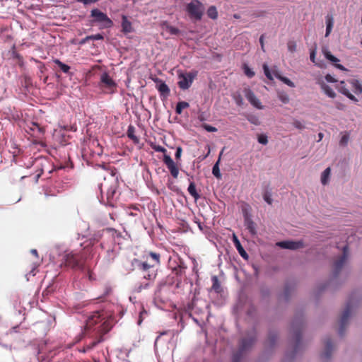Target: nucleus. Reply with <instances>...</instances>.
Here are the masks:
<instances>
[{
  "mask_svg": "<svg viewBox=\"0 0 362 362\" xmlns=\"http://www.w3.org/2000/svg\"><path fill=\"white\" fill-rule=\"evenodd\" d=\"M112 326L110 323L105 320L102 314L98 311L93 313L87 317L84 326V334L94 332V335L99 336L98 339L87 342L86 344V350H90L94 348L103 340V335L108 332Z\"/></svg>",
  "mask_w": 362,
  "mask_h": 362,
  "instance_id": "nucleus-1",
  "label": "nucleus"
},
{
  "mask_svg": "<svg viewBox=\"0 0 362 362\" xmlns=\"http://www.w3.org/2000/svg\"><path fill=\"white\" fill-rule=\"evenodd\" d=\"M59 255L62 257L61 266L71 268L73 269L87 272L90 280L93 279L92 274L86 268L81 259V256L78 252L74 251L64 250V253L59 252Z\"/></svg>",
  "mask_w": 362,
  "mask_h": 362,
  "instance_id": "nucleus-2",
  "label": "nucleus"
},
{
  "mask_svg": "<svg viewBox=\"0 0 362 362\" xmlns=\"http://www.w3.org/2000/svg\"><path fill=\"white\" fill-rule=\"evenodd\" d=\"M149 256L152 259V262L134 259V265L137 269L144 272V278L145 279L153 281L157 275L156 267L160 264V255L151 252Z\"/></svg>",
  "mask_w": 362,
  "mask_h": 362,
  "instance_id": "nucleus-3",
  "label": "nucleus"
},
{
  "mask_svg": "<svg viewBox=\"0 0 362 362\" xmlns=\"http://www.w3.org/2000/svg\"><path fill=\"white\" fill-rule=\"evenodd\" d=\"M257 331L255 328L252 327L250 330H247L246 335L240 340L238 347L241 349V350L247 353L252 349L257 341Z\"/></svg>",
  "mask_w": 362,
  "mask_h": 362,
  "instance_id": "nucleus-4",
  "label": "nucleus"
},
{
  "mask_svg": "<svg viewBox=\"0 0 362 362\" xmlns=\"http://www.w3.org/2000/svg\"><path fill=\"white\" fill-rule=\"evenodd\" d=\"M186 11L190 18L195 21H200L204 11V7L199 0H192L187 4Z\"/></svg>",
  "mask_w": 362,
  "mask_h": 362,
  "instance_id": "nucleus-5",
  "label": "nucleus"
},
{
  "mask_svg": "<svg viewBox=\"0 0 362 362\" xmlns=\"http://www.w3.org/2000/svg\"><path fill=\"white\" fill-rule=\"evenodd\" d=\"M197 71H192L187 73H180L178 74V86L182 90L188 89L192 84L194 79L197 77Z\"/></svg>",
  "mask_w": 362,
  "mask_h": 362,
  "instance_id": "nucleus-6",
  "label": "nucleus"
},
{
  "mask_svg": "<svg viewBox=\"0 0 362 362\" xmlns=\"http://www.w3.org/2000/svg\"><path fill=\"white\" fill-rule=\"evenodd\" d=\"M90 16L94 18V21L101 23L103 28H110L113 25L112 20L106 13L102 12L98 8H94L90 12Z\"/></svg>",
  "mask_w": 362,
  "mask_h": 362,
  "instance_id": "nucleus-7",
  "label": "nucleus"
},
{
  "mask_svg": "<svg viewBox=\"0 0 362 362\" xmlns=\"http://www.w3.org/2000/svg\"><path fill=\"white\" fill-rule=\"evenodd\" d=\"M206 304L204 300H199L194 297L192 300L189 302L186 305V310L189 312V315L192 313L199 314L203 312V308H206Z\"/></svg>",
  "mask_w": 362,
  "mask_h": 362,
  "instance_id": "nucleus-8",
  "label": "nucleus"
},
{
  "mask_svg": "<svg viewBox=\"0 0 362 362\" xmlns=\"http://www.w3.org/2000/svg\"><path fill=\"white\" fill-rule=\"evenodd\" d=\"M352 309V303L350 300L347 303L345 309L344 310L339 320V335L342 336L344 334V331L348 324V320L350 317L351 312Z\"/></svg>",
  "mask_w": 362,
  "mask_h": 362,
  "instance_id": "nucleus-9",
  "label": "nucleus"
},
{
  "mask_svg": "<svg viewBox=\"0 0 362 362\" xmlns=\"http://www.w3.org/2000/svg\"><path fill=\"white\" fill-rule=\"evenodd\" d=\"M348 257V246L343 247L342 255L334 262L333 266V276L337 277L345 264Z\"/></svg>",
  "mask_w": 362,
  "mask_h": 362,
  "instance_id": "nucleus-10",
  "label": "nucleus"
},
{
  "mask_svg": "<svg viewBox=\"0 0 362 362\" xmlns=\"http://www.w3.org/2000/svg\"><path fill=\"white\" fill-rule=\"evenodd\" d=\"M243 92L246 99L252 106L258 110L264 109V106L262 105V103L250 88H245Z\"/></svg>",
  "mask_w": 362,
  "mask_h": 362,
  "instance_id": "nucleus-11",
  "label": "nucleus"
},
{
  "mask_svg": "<svg viewBox=\"0 0 362 362\" xmlns=\"http://www.w3.org/2000/svg\"><path fill=\"white\" fill-rule=\"evenodd\" d=\"M163 162L170 172L171 175L174 178H177L178 177L179 170L171 157L168 155H164Z\"/></svg>",
  "mask_w": 362,
  "mask_h": 362,
  "instance_id": "nucleus-12",
  "label": "nucleus"
},
{
  "mask_svg": "<svg viewBox=\"0 0 362 362\" xmlns=\"http://www.w3.org/2000/svg\"><path fill=\"white\" fill-rule=\"evenodd\" d=\"M244 226L246 229L250 233L251 235H255L257 234L256 224L252 221L250 214L245 212L244 213Z\"/></svg>",
  "mask_w": 362,
  "mask_h": 362,
  "instance_id": "nucleus-13",
  "label": "nucleus"
},
{
  "mask_svg": "<svg viewBox=\"0 0 362 362\" xmlns=\"http://www.w3.org/2000/svg\"><path fill=\"white\" fill-rule=\"evenodd\" d=\"M333 351L332 341L330 338H327L325 340V350L321 354V358L322 360L327 361L330 358Z\"/></svg>",
  "mask_w": 362,
  "mask_h": 362,
  "instance_id": "nucleus-14",
  "label": "nucleus"
},
{
  "mask_svg": "<svg viewBox=\"0 0 362 362\" xmlns=\"http://www.w3.org/2000/svg\"><path fill=\"white\" fill-rule=\"evenodd\" d=\"M322 53L325 57L331 62H332L336 68L343 71L346 70V68L343 65L338 64L339 59L334 57V55H332V53L327 49L323 48Z\"/></svg>",
  "mask_w": 362,
  "mask_h": 362,
  "instance_id": "nucleus-15",
  "label": "nucleus"
},
{
  "mask_svg": "<svg viewBox=\"0 0 362 362\" xmlns=\"http://www.w3.org/2000/svg\"><path fill=\"white\" fill-rule=\"evenodd\" d=\"M293 289L294 283L292 281H286L284 286V291L281 295V298L285 301H288L292 296Z\"/></svg>",
  "mask_w": 362,
  "mask_h": 362,
  "instance_id": "nucleus-16",
  "label": "nucleus"
},
{
  "mask_svg": "<svg viewBox=\"0 0 362 362\" xmlns=\"http://www.w3.org/2000/svg\"><path fill=\"white\" fill-rule=\"evenodd\" d=\"M100 245L103 249H106V247L104 243H101ZM117 255V252L114 247H107L104 259L107 264H110L115 259Z\"/></svg>",
  "mask_w": 362,
  "mask_h": 362,
  "instance_id": "nucleus-17",
  "label": "nucleus"
},
{
  "mask_svg": "<svg viewBox=\"0 0 362 362\" xmlns=\"http://www.w3.org/2000/svg\"><path fill=\"white\" fill-rule=\"evenodd\" d=\"M155 82L157 83V89L159 91L160 96L167 97L170 94V88L168 85L160 79L156 78Z\"/></svg>",
  "mask_w": 362,
  "mask_h": 362,
  "instance_id": "nucleus-18",
  "label": "nucleus"
},
{
  "mask_svg": "<svg viewBox=\"0 0 362 362\" xmlns=\"http://www.w3.org/2000/svg\"><path fill=\"white\" fill-rule=\"evenodd\" d=\"M337 89L340 93L346 95L351 100L358 102V99L353 94H351L349 89L346 87V83L344 81H340L337 86Z\"/></svg>",
  "mask_w": 362,
  "mask_h": 362,
  "instance_id": "nucleus-19",
  "label": "nucleus"
},
{
  "mask_svg": "<svg viewBox=\"0 0 362 362\" xmlns=\"http://www.w3.org/2000/svg\"><path fill=\"white\" fill-rule=\"evenodd\" d=\"M277 338H278V334L276 331H273V330L269 331V334H268V339L266 341V346L270 349H272L273 347H274V346L276 343Z\"/></svg>",
  "mask_w": 362,
  "mask_h": 362,
  "instance_id": "nucleus-20",
  "label": "nucleus"
},
{
  "mask_svg": "<svg viewBox=\"0 0 362 362\" xmlns=\"http://www.w3.org/2000/svg\"><path fill=\"white\" fill-rule=\"evenodd\" d=\"M233 243L235 244V246L240 254V255L245 259H248V255L242 246L240 242L239 241L238 238L234 235H233Z\"/></svg>",
  "mask_w": 362,
  "mask_h": 362,
  "instance_id": "nucleus-21",
  "label": "nucleus"
},
{
  "mask_svg": "<svg viewBox=\"0 0 362 362\" xmlns=\"http://www.w3.org/2000/svg\"><path fill=\"white\" fill-rule=\"evenodd\" d=\"M100 81L106 87L112 88L116 86L115 82L110 78L107 73H103L100 76Z\"/></svg>",
  "mask_w": 362,
  "mask_h": 362,
  "instance_id": "nucleus-22",
  "label": "nucleus"
},
{
  "mask_svg": "<svg viewBox=\"0 0 362 362\" xmlns=\"http://www.w3.org/2000/svg\"><path fill=\"white\" fill-rule=\"evenodd\" d=\"M319 84L320 85L322 90L328 97L331 98H335L336 93L331 87L326 84L323 81H320Z\"/></svg>",
  "mask_w": 362,
  "mask_h": 362,
  "instance_id": "nucleus-23",
  "label": "nucleus"
},
{
  "mask_svg": "<svg viewBox=\"0 0 362 362\" xmlns=\"http://www.w3.org/2000/svg\"><path fill=\"white\" fill-rule=\"evenodd\" d=\"M316 45L313 49L310 51V59L313 63H314L316 66H317L320 68H325V63L322 60H316L315 59V54H316Z\"/></svg>",
  "mask_w": 362,
  "mask_h": 362,
  "instance_id": "nucleus-24",
  "label": "nucleus"
},
{
  "mask_svg": "<svg viewBox=\"0 0 362 362\" xmlns=\"http://www.w3.org/2000/svg\"><path fill=\"white\" fill-rule=\"evenodd\" d=\"M302 331L301 329L298 328L297 326V323L296 322V354L298 351L300 349L302 344Z\"/></svg>",
  "mask_w": 362,
  "mask_h": 362,
  "instance_id": "nucleus-25",
  "label": "nucleus"
},
{
  "mask_svg": "<svg viewBox=\"0 0 362 362\" xmlns=\"http://www.w3.org/2000/svg\"><path fill=\"white\" fill-rule=\"evenodd\" d=\"M245 354H246V352L241 350V349H240L238 347V349L236 351H235L232 354V357H231L232 362H242L243 358Z\"/></svg>",
  "mask_w": 362,
  "mask_h": 362,
  "instance_id": "nucleus-26",
  "label": "nucleus"
},
{
  "mask_svg": "<svg viewBox=\"0 0 362 362\" xmlns=\"http://www.w3.org/2000/svg\"><path fill=\"white\" fill-rule=\"evenodd\" d=\"M348 82L351 86L353 90L355 93L359 94L362 93V85L357 79H350Z\"/></svg>",
  "mask_w": 362,
  "mask_h": 362,
  "instance_id": "nucleus-27",
  "label": "nucleus"
},
{
  "mask_svg": "<svg viewBox=\"0 0 362 362\" xmlns=\"http://www.w3.org/2000/svg\"><path fill=\"white\" fill-rule=\"evenodd\" d=\"M122 31L125 33H129L132 31V23L125 16H122Z\"/></svg>",
  "mask_w": 362,
  "mask_h": 362,
  "instance_id": "nucleus-28",
  "label": "nucleus"
},
{
  "mask_svg": "<svg viewBox=\"0 0 362 362\" xmlns=\"http://www.w3.org/2000/svg\"><path fill=\"white\" fill-rule=\"evenodd\" d=\"M276 246L284 248V249H289L294 250V241L293 240H286V241H280L276 243Z\"/></svg>",
  "mask_w": 362,
  "mask_h": 362,
  "instance_id": "nucleus-29",
  "label": "nucleus"
},
{
  "mask_svg": "<svg viewBox=\"0 0 362 362\" xmlns=\"http://www.w3.org/2000/svg\"><path fill=\"white\" fill-rule=\"evenodd\" d=\"M127 136L132 139L135 144H138L139 141V138L135 135V127L132 125H129L127 132Z\"/></svg>",
  "mask_w": 362,
  "mask_h": 362,
  "instance_id": "nucleus-30",
  "label": "nucleus"
},
{
  "mask_svg": "<svg viewBox=\"0 0 362 362\" xmlns=\"http://www.w3.org/2000/svg\"><path fill=\"white\" fill-rule=\"evenodd\" d=\"M187 191L189 194L197 201L200 198V195L197 192L195 184L191 182L188 186Z\"/></svg>",
  "mask_w": 362,
  "mask_h": 362,
  "instance_id": "nucleus-31",
  "label": "nucleus"
},
{
  "mask_svg": "<svg viewBox=\"0 0 362 362\" xmlns=\"http://www.w3.org/2000/svg\"><path fill=\"white\" fill-rule=\"evenodd\" d=\"M331 173L330 168H327L322 173L321 175V182L322 185H325L329 182V175Z\"/></svg>",
  "mask_w": 362,
  "mask_h": 362,
  "instance_id": "nucleus-32",
  "label": "nucleus"
},
{
  "mask_svg": "<svg viewBox=\"0 0 362 362\" xmlns=\"http://www.w3.org/2000/svg\"><path fill=\"white\" fill-rule=\"evenodd\" d=\"M212 281V289L214 290L216 293H220L221 291V286L218 279L216 276H214L211 278Z\"/></svg>",
  "mask_w": 362,
  "mask_h": 362,
  "instance_id": "nucleus-33",
  "label": "nucleus"
},
{
  "mask_svg": "<svg viewBox=\"0 0 362 362\" xmlns=\"http://www.w3.org/2000/svg\"><path fill=\"white\" fill-rule=\"evenodd\" d=\"M207 16L209 18L215 20L218 18V11L214 6H211L209 7L206 11Z\"/></svg>",
  "mask_w": 362,
  "mask_h": 362,
  "instance_id": "nucleus-34",
  "label": "nucleus"
},
{
  "mask_svg": "<svg viewBox=\"0 0 362 362\" xmlns=\"http://www.w3.org/2000/svg\"><path fill=\"white\" fill-rule=\"evenodd\" d=\"M189 106V104L185 101L178 102L176 105L175 112L177 114L180 115L183 109L187 108Z\"/></svg>",
  "mask_w": 362,
  "mask_h": 362,
  "instance_id": "nucleus-35",
  "label": "nucleus"
},
{
  "mask_svg": "<svg viewBox=\"0 0 362 362\" xmlns=\"http://www.w3.org/2000/svg\"><path fill=\"white\" fill-rule=\"evenodd\" d=\"M54 63L59 66L60 69L65 74L69 73L70 70V66L63 62H62L59 59H56L54 61Z\"/></svg>",
  "mask_w": 362,
  "mask_h": 362,
  "instance_id": "nucleus-36",
  "label": "nucleus"
},
{
  "mask_svg": "<svg viewBox=\"0 0 362 362\" xmlns=\"http://www.w3.org/2000/svg\"><path fill=\"white\" fill-rule=\"evenodd\" d=\"M160 289H158L155 292V296L153 298V302L157 307H160L161 304L165 303V300L160 298Z\"/></svg>",
  "mask_w": 362,
  "mask_h": 362,
  "instance_id": "nucleus-37",
  "label": "nucleus"
},
{
  "mask_svg": "<svg viewBox=\"0 0 362 362\" xmlns=\"http://www.w3.org/2000/svg\"><path fill=\"white\" fill-rule=\"evenodd\" d=\"M272 191L269 189H266L263 194V199L264 202H266L268 204L271 205L272 204Z\"/></svg>",
  "mask_w": 362,
  "mask_h": 362,
  "instance_id": "nucleus-38",
  "label": "nucleus"
},
{
  "mask_svg": "<svg viewBox=\"0 0 362 362\" xmlns=\"http://www.w3.org/2000/svg\"><path fill=\"white\" fill-rule=\"evenodd\" d=\"M219 160L220 159L218 160V161L214 165L212 168V174L214 175V177L218 179L221 177V174L219 169Z\"/></svg>",
  "mask_w": 362,
  "mask_h": 362,
  "instance_id": "nucleus-39",
  "label": "nucleus"
},
{
  "mask_svg": "<svg viewBox=\"0 0 362 362\" xmlns=\"http://www.w3.org/2000/svg\"><path fill=\"white\" fill-rule=\"evenodd\" d=\"M246 118H247V121L252 124H255L257 126L260 124L259 119L255 115H248Z\"/></svg>",
  "mask_w": 362,
  "mask_h": 362,
  "instance_id": "nucleus-40",
  "label": "nucleus"
},
{
  "mask_svg": "<svg viewBox=\"0 0 362 362\" xmlns=\"http://www.w3.org/2000/svg\"><path fill=\"white\" fill-rule=\"evenodd\" d=\"M275 76L288 86L293 87L294 83L288 78L281 76L278 72L274 73Z\"/></svg>",
  "mask_w": 362,
  "mask_h": 362,
  "instance_id": "nucleus-41",
  "label": "nucleus"
},
{
  "mask_svg": "<svg viewBox=\"0 0 362 362\" xmlns=\"http://www.w3.org/2000/svg\"><path fill=\"white\" fill-rule=\"evenodd\" d=\"M233 100H235L238 106H243L244 104L243 98L240 93H235L233 95Z\"/></svg>",
  "mask_w": 362,
  "mask_h": 362,
  "instance_id": "nucleus-42",
  "label": "nucleus"
},
{
  "mask_svg": "<svg viewBox=\"0 0 362 362\" xmlns=\"http://www.w3.org/2000/svg\"><path fill=\"white\" fill-rule=\"evenodd\" d=\"M262 68H263V70H264V74L266 76V77L269 80L272 81L273 80V76H272V73L270 71V69H269L268 65L267 64H264L263 66H262Z\"/></svg>",
  "mask_w": 362,
  "mask_h": 362,
  "instance_id": "nucleus-43",
  "label": "nucleus"
},
{
  "mask_svg": "<svg viewBox=\"0 0 362 362\" xmlns=\"http://www.w3.org/2000/svg\"><path fill=\"white\" fill-rule=\"evenodd\" d=\"M278 97L284 104H286L289 101V98L288 95L284 92H279Z\"/></svg>",
  "mask_w": 362,
  "mask_h": 362,
  "instance_id": "nucleus-44",
  "label": "nucleus"
},
{
  "mask_svg": "<svg viewBox=\"0 0 362 362\" xmlns=\"http://www.w3.org/2000/svg\"><path fill=\"white\" fill-rule=\"evenodd\" d=\"M243 70L245 74L249 78H252L255 74V72L247 64L243 65Z\"/></svg>",
  "mask_w": 362,
  "mask_h": 362,
  "instance_id": "nucleus-45",
  "label": "nucleus"
},
{
  "mask_svg": "<svg viewBox=\"0 0 362 362\" xmlns=\"http://www.w3.org/2000/svg\"><path fill=\"white\" fill-rule=\"evenodd\" d=\"M166 30L172 35H177L180 33V30L178 28L171 25L167 26Z\"/></svg>",
  "mask_w": 362,
  "mask_h": 362,
  "instance_id": "nucleus-46",
  "label": "nucleus"
},
{
  "mask_svg": "<svg viewBox=\"0 0 362 362\" xmlns=\"http://www.w3.org/2000/svg\"><path fill=\"white\" fill-rule=\"evenodd\" d=\"M148 313H147V311L144 309H142V310H141L139 312V318H138V320H137V325H141V324L142 323L144 319L146 317V316H147Z\"/></svg>",
  "mask_w": 362,
  "mask_h": 362,
  "instance_id": "nucleus-47",
  "label": "nucleus"
},
{
  "mask_svg": "<svg viewBox=\"0 0 362 362\" xmlns=\"http://www.w3.org/2000/svg\"><path fill=\"white\" fill-rule=\"evenodd\" d=\"M150 286V284L149 283H145V284H139L138 286H136L135 288H134V291L137 292V293H139L141 292L143 289H146L149 287Z\"/></svg>",
  "mask_w": 362,
  "mask_h": 362,
  "instance_id": "nucleus-48",
  "label": "nucleus"
},
{
  "mask_svg": "<svg viewBox=\"0 0 362 362\" xmlns=\"http://www.w3.org/2000/svg\"><path fill=\"white\" fill-rule=\"evenodd\" d=\"M115 187L114 186H110L107 191V199L108 200L112 199L115 194Z\"/></svg>",
  "mask_w": 362,
  "mask_h": 362,
  "instance_id": "nucleus-49",
  "label": "nucleus"
},
{
  "mask_svg": "<svg viewBox=\"0 0 362 362\" xmlns=\"http://www.w3.org/2000/svg\"><path fill=\"white\" fill-rule=\"evenodd\" d=\"M103 234L111 235L113 238L119 235V233H117V231L113 228H109V229H106L105 230H103Z\"/></svg>",
  "mask_w": 362,
  "mask_h": 362,
  "instance_id": "nucleus-50",
  "label": "nucleus"
},
{
  "mask_svg": "<svg viewBox=\"0 0 362 362\" xmlns=\"http://www.w3.org/2000/svg\"><path fill=\"white\" fill-rule=\"evenodd\" d=\"M258 142L262 145H266L268 143L267 136L264 134H260L257 138Z\"/></svg>",
  "mask_w": 362,
  "mask_h": 362,
  "instance_id": "nucleus-51",
  "label": "nucleus"
},
{
  "mask_svg": "<svg viewBox=\"0 0 362 362\" xmlns=\"http://www.w3.org/2000/svg\"><path fill=\"white\" fill-rule=\"evenodd\" d=\"M202 127L208 132H217V129L214 127H212L208 124H203Z\"/></svg>",
  "mask_w": 362,
  "mask_h": 362,
  "instance_id": "nucleus-52",
  "label": "nucleus"
},
{
  "mask_svg": "<svg viewBox=\"0 0 362 362\" xmlns=\"http://www.w3.org/2000/svg\"><path fill=\"white\" fill-rule=\"evenodd\" d=\"M86 39H90V40H100L103 39V35L100 34V33H98V34H96V35H92L86 36Z\"/></svg>",
  "mask_w": 362,
  "mask_h": 362,
  "instance_id": "nucleus-53",
  "label": "nucleus"
},
{
  "mask_svg": "<svg viewBox=\"0 0 362 362\" xmlns=\"http://www.w3.org/2000/svg\"><path fill=\"white\" fill-rule=\"evenodd\" d=\"M349 136L348 134H344L341 139H340V144L342 145V146H346L349 141Z\"/></svg>",
  "mask_w": 362,
  "mask_h": 362,
  "instance_id": "nucleus-54",
  "label": "nucleus"
},
{
  "mask_svg": "<svg viewBox=\"0 0 362 362\" xmlns=\"http://www.w3.org/2000/svg\"><path fill=\"white\" fill-rule=\"evenodd\" d=\"M332 25H333L332 19H329L327 21L326 36H327L330 33Z\"/></svg>",
  "mask_w": 362,
  "mask_h": 362,
  "instance_id": "nucleus-55",
  "label": "nucleus"
},
{
  "mask_svg": "<svg viewBox=\"0 0 362 362\" xmlns=\"http://www.w3.org/2000/svg\"><path fill=\"white\" fill-rule=\"evenodd\" d=\"M182 152V148L180 146H177L176 148V151H175V157L177 160L180 158Z\"/></svg>",
  "mask_w": 362,
  "mask_h": 362,
  "instance_id": "nucleus-56",
  "label": "nucleus"
},
{
  "mask_svg": "<svg viewBox=\"0 0 362 362\" xmlns=\"http://www.w3.org/2000/svg\"><path fill=\"white\" fill-rule=\"evenodd\" d=\"M325 79L327 82L329 83H334L337 81L330 74H327L325 76Z\"/></svg>",
  "mask_w": 362,
  "mask_h": 362,
  "instance_id": "nucleus-57",
  "label": "nucleus"
},
{
  "mask_svg": "<svg viewBox=\"0 0 362 362\" xmlns=\"http://www.w3.org/2000/svg\"><path fill=\"white\" fill-rule=\"evenodd\" d=\"M154 150L157 152H162V153L165 151V148L161 146H155Z\"/></svg>",
  "mask_w": 362,
  "mask_h": 362,
  "instance_id": "nucleus-58",
  "label": "nucleus"
},
{
  "mask_svg": "<svg viewBox=\"0 0 362 362\" xmlns=\"http://www.w3.org/2000/svg\"><path fill=\"white\" fill-rule=\"evenodd\" d=\"M295 126H296V129H302L304 128V126L300 122H298V121H296Z\"/></svg>",
  "mask_w": 362,
  "mask_h": 362,
  "instance_id": "nucleus-59",
  "label": "nucleus"
},
{
  "mask_svg": "<svg viewBox=\"0 0 362 362\" xmlns=\"http://www.w3.org/2000/svg\"><path fill=\"white\" fill-rule=\"evenodd\" d=\"M259 43L261 45V47L262 49V50L264 52V35H261L260 37H259Z\"/></svg>",
  "mask_w": 362,
  "mask_h": 362,
  "instance_id": "nucleus-60",
  "label": "nucleus"
},
{
  "mask_svg": "<svg viewBox=\"0 0 362 362\" xmlns=\"http://www.w3.org/2000/svg\"><path fill=\"white\" fill-rule=\"evenodd\" d=\"M295 245H296V250H297L300 247H302L303 244L300 241H296Z\"/></svg>",
  "mask_w": 362,
  "mask_h": 362,
  "instance_id": "nucleus-61",
  "label": "nucleus"
},
{
  "mask_svg": "<svg viewBox=\"0 0 362 362\" xmlns=\"http://www.w3.org/2000/svg\"><path fill=\"white\" fill-rule=\"evenodd\" d=\"M90 39H86V37L83 39H82L81 41H80V45H83L85 44L87 41L90 40Z\"/></svg>",
  "mask_w": 362,
  "mask_h": 362,
  "instance_id": "nucleus-62",
  "label": "nucleus"
},
{
  "mask_svg": "<svg viewBox=\"0 0 362 362\" xmlns=\"http://www.w3.org/2000/svg\"><path fill=\"white\" fill-rule=\"evenodd\" d=\"M18 326L12 327V329L10 331V333H11V332H18Z\"/></svg>",
  "mask_w": 362,
  "mask_h": 362,
  "instance_id": "nucleus-63",
  "label": "nucleus"
},
{
  "mask_svg": "<svg viewBox=\"0 0 362 362\" xmlns=\"http://www.w3.org/2000/svg\"><path fill=\"white\" fill-rule=\"evenodd\" d=\"M30 252H31L33 255H35V256H36V257H37V255H37V250H35V249H32V250H31V251H30Z\"/></svg>",
  "mask_w": 362,
  "mask_h": 362,
  "instance_id": "nucleus-64",
  "label": "nucleus"
}]
</instances>
